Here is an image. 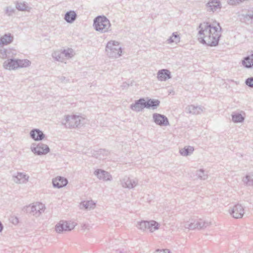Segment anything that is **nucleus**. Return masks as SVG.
Listing matches in <instances>:
<instances>
[{
    "label": "nucleus",
    "instance_id": "9b49d317",
    "mask_svg": "<svg viewBox=\"0 0 253 253\" xmlns=\"http://www.w3.org/2000/svg\"><path fill=\"white\" fill-rule=\"evenodd\" d=\"M229 213L234 218H241L244 214V210L240 204H236L229 210Z\"/></svg>",
    "mask_w": 253,
    "mask_h": 253
},
{
    "label": "nucleus",
    "instance_id": "473e14b6",
    "mask_svg": "<svg viewBox=\"0 0 253 253\" xmlns=\"http://www.w3.org/2000/svg\"><path fill=\"white\" fill-rule=\"evenodd\" d=\"M17 68L27 67L31 64V62L28 59H17Z\"/></svg>",
    "mask_w": 253,
    "mask_h": 253
},
{
    "label": "nucleus",
    "instance_id": "dca6fc26",
    "mask_svg": "<svg viewBox=\"0 0 253 253\" xmlns=\"http://www.w3.org/2000/svg\"><path fill=\"white\" fill-rule=\"evenodd\" d=\"M187 113L192 115H199L205 111V108L201 106H195L194 105H188L185 109Z\"/></svg>",
    "mask_w": 253,
    "mask_h": 253
},
{
    "label": "nucleus",
    "instance_id": "6ab92c4d",
    "mask_svg": "<svg viewBox=\"0 0 253 253\" xmlns=\"http://www.w3.org/2000/svg\"><path fill=\"white\" fill-rule=\"evenodd\" d=\"M68 184V180L63 177L58 176L52 180L54 187L60 188L65 186Z\"/></svg>",
    "mask_w": 253,
    "mask_h": 253
},
{
    "label": "nucleus",
    "instance_id": "a878e982",
    "mask_svg": "<svg viewBox=\"0 0 253 253\" xmlns=\"http://www.w3.org/2000/svg\"><path fill=\"white\" fill-rule=\"evenodd\" d=\"M0 54L2 58H9L16 54V51L11 49H0Z\"/></svg>",
    "mask_w": 253,
    "mask_h": 253
},
{
    "label": "nucleus",
    "instance_id": "4c0bfd02",
    "mask_svg": "<svg viewBox=\"0 0 253 253\" xmlns=\"http://www.w3.org/2000/svg\"><path fill=\"white\" fill-rule=\"evenodd\" d=\"M15 12V9L12 6H7L5 9V14L8 16L12 15Z\"/></svg>",
    "mask_w": 253,
    "mask_h": 253
},
{
    "label": "nucleus",
    "instance_id": "de8ad7c7",
    "mask_svg": "<svg viewBox=\"0 0 253 253\" xmlns=\"http://www.w3.org/2000/svg\"><path fill=\"white\" fill-rule=\"evenodd\" d=\"M102 151H104V152H105V150H100V152H102Z\"/></svg>",
    "mask_w": 253,
    "mask_h": 253
},
{
    "label": "nucleus",
    "instance_id": "c756f323",
    "mask_svg": "<svg viewBox=\"0 0 253 253\" xmlns=\"http://www.w3.org/2000/svg\"><path fill=\"white\" fill-rule=\"evenodd\" d=\"M16 8L19 11H30L32 8L28 6L26 2H17Z\"/></svg>",
    "mask_w": 253,
    "mask_h": 253
},
{
    "label": "nucleus",
    "instance_id": "2f4dec72",
    "mask_svg": "<svg viewBox=\"0 0 253 253\" xmlns=\"http://www.w3.org/2000/svg\"><path fill=\"white\" fill-rule=\"evenodd\" d=\"M180 38L179 35L177 32H174L172 33V36L168 39L167 42L168 43H171L172 42H175L177 43L180 42Z\"/></svg>",
    "mask_w": 253,
    "mask_h": 253
},
{
    "label": "nucleus",
    "instance_id": "2eb2a0df",
    "mask_svg": "<svg viewBox=\"0 0 253 253\" xmlns=\"http://www.w3.org/2000/svg\"><path fill=\"white\" fill-rule=\"evenodd\" d=\"M94 174L97 177L103 181H111L112 179L111 175L108 172L102 169H97L94 172Z\"/></svg>",
    "mask_w": 253,
    "mask_h": 253
},
{
    "label": "nucleus",
    "instance_id": "72a5a7b5",
    "mask_svg": "<svg viewBox=\"0 0 253 253\" xmlns=\"http://www.w3.org/2000/svg\"><path fill=\"white\" fill-rule=\"evenodd\" d=\"M52 56L55 60L63 62V57L62 52L55 51L52 54Z\"/></svg>",
    "mask_w": 253,
    "mask_h": 253
},
{
    "label": "nucleus",
    "instance_id": "ddd939ff",
    "mask_svg": "<svg viewBox=\"0 0 253 253\" xmlns=\"http://www.w3.org/2000/svg\"><path fill=\"white\" fill-rule=\"evenodd\" d=\"M145 106V99L144 98H140L138 100H135L134 103L130 105V109L133 111L139 112L142 111L144 108H146Z\"/></svg>",
    "mask_w": 253,
    "mask_h": 253
},
{
    "label": "nucleus",
    "instance_id": "20e7f679",
    "mask_svg": "<svg viewBox=\"0 0 253 253\" xmlns=\"http://www.w3.org/2000/svg\"><path fill=\"white\" fill-rule=\"evenodd\" d=\"M75 226L76 224L74 222L62 220L55 226V231L58 234H63L72 231Z\"/></svg>",
    "mask_w": 253,
    "mask_h": 253
},
{
    "label": "nucleus",
    "instance_id": "37998d69",
    "mask_svg": "<svg viewBox=\"0 0 253 253\" xmlns=\"http://www.w3.org/2000/svg\"><path fill=\"white\" fill-rule=\"evenodd\" d=\"M58 78L62 83H66L69 81V80L66 79V78L64 76H60L58 77Z\"/></svg>",
    "mask_w": 253,
    "mask_h": 253
},
{
    "label": "nucleus",
    "instance_id": "1a4fd4ad",
    "mask_svg": "<svg viewBox=\"0 0 253 253\" xmlns=\"http://www.w3.org/2000/svg\"><path fill=\"white\" fill-rule=\"evenodd\" d=\"M239 17L242 23L253 26V8L243 11Z\"/></svg>",
    "mask_w": 253,
    "mask_h": 253
},
{
    "label": "nucleus",
    "instance_id": "6e6552de",
    "mask_svg": "<svg viewBox=\"0 0 253 253\" xmlns=\"http://www.w3.org/2000/svg\"><path fill=\"white\" fill-rule=\"evenodd\" d=\"M31 151L36 155H43L50 151L49 147L43 143H39L38 144L33 143L31 147Z\"/></svg>",
    "mask_w": 253,
    "mask_h": 253
},
{
    "label": "nucleus",
    "instance_id": "58836bf2",
    "mask_svg": "<svg viewBox=\"0 0 253 253\" xmlns=\"http://www.w3.org/2000/svg\"><path fill=\"white\" fill-rule=\"evenodd\" d=\"M9 220L11 223L15 225H17L19 222V218L15 215L10 216Z\"/></svg>",
    "mask_w": 253,
    "mask_h": 253
},
{
    "label": "nucleus",
    "instance_id": "5701e85b",
    "mask_svg": "<svg viewBox=\"0 0 253 253\" xmlns=\"http://www.w3.org/2000/svg\"><path fill=\"white\" fill-rule=\"evenodd\" d=\"M29 176L21 172H17L16 175H13L12 179L16 183H25L28 181Z\"/></svg>",
    "mask_w": 253,
    "mask_h": 253
},
{
    "label": "nucleus",
    "instance_id": "aec40b11",
    "mask_svg": "<svg viewBox=\"0 0 253 253\" xmlns=\"http://www.w3.org/2000/svg\"><path fill=\"white\" fill-rule=\"evenodd\" d=\"M207 7L209 8L208 11H216L217 10H220L221 6V3L219 0H210L206 4Z\"/></svg>",
    "mask_w": 253,
    "mask_h": 253
},
{
    "label": "nucleus",
    "instance_id": "b1692460",
    "mask_svg": "<svg viewBox=\"0 0 253 253\" xmlns=\"http://www.w3.org/2000/svg\"><path fill=\"white\" fill-rule=\"evenodd\" d=\"M77 15L74 10L67 11L64 16L65 20L68 23H73L77 19Z\"/></svg>",
    "mask_w": 253,
    "mask_h": 253
},
{
    "label": "nucleus",
    "instance_id": "0eeeda50",
    "mask_svg": "<svg viewBox=\"0 0 253 253\" xmlns=\"http://www.w3.org/2000/svg\"><path fill=\"white\" fill-rule=\"evenodd\" d=\"M84 119L80 116H67L65 119V122L63 123L67 128H75L80 126L81 121Z\"/></svg>",
    "mask_w": 253,
    "mask_h": 253
},
{
    "label": "nucleus",
    "instance_id": "ea45409f",
    "mask_svg": "<svg viewBox=\"0 0 253 253\" xmlns=\"http://www.w3.org/2000/svg\"><path fill=\"white\" fill-rule=\"evenodd\" d=\"M245 84L249 87L253 88V77L247 78L245 81Z\"/></svg>",
    "mask_w": 253,
    "mask_h": 253
},
{
    "label": "nucleus",
    "instance_id": "c9c22d12",
    "mask_svg": "<svg viewBox=\"0 0 253 253\" xmlns=\"http://www.w3.org/2000/svg\"><path fill=\"white\" fill-rule=\"evenodd\" d=\"M243 181L248 185H253V174L247 175L246 177L243 179Z\"/></svg>",
    "mask_w": 253,
    "mask_h": 253
},
{
    "label": "nucleus",
    "instance_id": "423d86ee",
    "mask_svg": "<svg viewBox=\"0 0 253 253\" xmlns=\"http://www.w3.org/2000/svg\"><path fill=\"white\" fill-rule=\"evenodd\" d=\"M136 226L139 229L143 231L148 229L150 232H153L159 229V224L154 220L149 221L141 220L137 222Z\"/></svg>",
    "mask_w": 253,
    "mask_h": 253
},
{
    "label": "nucleus",
    "instance_id": "cd10ccee",
    "mask_svg": "<svg viewBox=\"0 0 253 253\" xmlns=\"http://www.w3.org/2000/svg\"><path fill=\"white\" fill-rule=\"evenodd\" d=\"M194 150V147L190 146H185L180 149L179 153L183 156H187L192 154Z\"/></svg>",
    "mask_w": 253,
    "mask_h": 253
},
{
    "label": "nucleus",
    "instance_id": "f704fd0d",
    "mask_svg": "<svg viewBox=\"0 0 253 253\" xmlns=\"http://www.w3.org/2000/svg\"><path fill=\"white\" fill-rule=\"evenodd\" d=\"M196 175L199 178L202 180H205L208 178V174L205 173V170L203 169H200L197 171Z\"/></svg>",
    "mask_w": 253,
    "mask_h": 253
},
{
    "label": "nucleus",
    "instance_id": "79ce46f5",
    "mask_svg": "<svg viewBox=\"0 0 253 253\" xmlns=\"http://www.w3.org/2000/svg\"><path fill=\"white\" fill-rule=\"evenodd\" d=\"M154 253H171L169 249L157 250Z\"/></svg>",
    "mask_w": 253,
    "mask_h": 253
},
{
    "label": "nucleus",
    "instance_id": "f8f14e48",
    "mask_svg": "<svg viewBox=\"0 0 253 253\" xmlns=\"http://www.w3.org/2000/svg\"><path fill=\"white\" fill-rule=\"evenodd\" d=\"M120 182L123 187L128 189H132L138 184V180L136 179H130L127 176L121 179Z\"/></svg>",
    "mask_w": 253,
    "mask_h": 253
},
{
    "label": "nucleus",
    "instance_id": "f03ea898",
    "mask_svg": "<svg viewBox=\"0 0 253 253\" xmlns=\"http://www.w3.org/2000/svg\"><path fill=\"white\" fill-rule=\"evenodd\" d=\"M94 29L101 33L108 32L111 31V23L109 20L105 16H98L93 20Z\"/></svg>",
    "mask_w": 253,
    "mask_h": 253
},
{
    "label": "nucleus",
    "instance_id": "e433bc0d",
    "mask_svg": "<svg viewBox=\"0 0 253 253\" xmlns=\"http://www.w3.org/2000/svg\"><path fill=\"white\" fill-rule=\"evenodd\" d=\"M61 52L62 55H64L66 57L71 58L73 56V50L72 49H64Z\"/></svg>",
    "mask_w": 253,
    "mask_h": 253
},
{
    "label": "nucleus",
    "instance_id": "09e8293b",
    "mask_svg": "<svg viewBox=\"0 0 253 253\" xmlns=\"http://www.w3.org/2000/svg\"><path fill=\"white\" fill-rule=\"evenodd\" d=\"M85 226V224H84V226L83 227H84Z\"/></svg>",
    "mask_w": 253,
    "mask_h": 253
},
{
    "label": "nucleus",
    "instance_id": "7c9ffc66",
    "mask_svg": "<svg viewBox=\"0 0 253 253\" xmlns=\"http://www.w3.org/2000/svg\"><path fill=\"white\" fill-rule=\"evenodd\" d=\"M81 208H84L85 209H91L94 208L95 203L91 201H84L80 204Z\"/></svg>",
    "mask_w": 253,
    "mask_h": 253
},
{
    "label": "nucleus",
    "instance_id": "f3484780",
    "mask_svg": "<svg viewBox=\"0 0 253 253\" xmlns=\"http://www.w3.org/2000/svg\"><path fill=\"white\" fill-rule=\"evenodd\" d=\"M30 135L31 138L35 141L42 140L45 136L43 132L38 128H34L31 130Z\"/></svg>",
    "mask_w": 253,
    "mask_h": 253
},
{
    "label": "nucleus",
    "instance_id": "7ed1b4c3",
    "mask_svg": "<svg viewBox=\"0 0 253 253\" xmlns=\"http://www.w3.org/2000/svg\"><path fill=\"white\" fill-rule=\"evenodd\" d=\"M105 50L109 58H118L121 56L122 53L119 42L115 41H110L107 42Z\"/></svg>",
    "mask_w": 253,
    "mask_h": 253
},
{
    "label": "nucleus",
    "instance_id": "49530a36",
    "mask_svg": "<svg viewBox=\"0 0 253 253\" xmlns=\"http://www.w3.org/2000/svg\"><path fill=\"white\" fill-rule=\"evenodd\" d=\"M128 86V84L125 83H123V85H122V86H123V87H126V86Z\"/></svg>",
    "mask_w": 253,
    "mask_h": 253
},
{
    "label": "nucleus",
    "instance_id": "4be33fe9",
    "mask_svg": "<svg viewBox=\"0 0 253 253\" xmlns=\"http://www.w3.org/2000/svg\"><path fill=\"white\" fill-rule=\"evenodd\" d=\"M14 40L13 36L10 33L5 34L0 38V47L11 43Z\"/></svg>",
    "mask_w": 253,
    "mask_h": 253
},
{
    "label": "nucleus",
    "instance_id": "39448f33",
    "mask_svg": "<svg viewBox=\"0 0 253 253\" xmlns=\"http://www.w3.org/2000/svg\"><path fill=\"white\" fill-rule=\"evenodd\" d=\"M211 222L204 221L202 219L188 221L184 223V227L190 230L202 229L209 226Z\"/></svg>",
    "mask_w": 253,
    "mask_h": 253
},
{
    "label": "nucleus",
    "instance_id": "a19ab883",
    "mask_svg": "<svg viewBox=\"0 0 253 253\" xmlns=\"http://www.w3.org/2000/svg\"><path fill=\"white\" fill-rule=\"evenodd\" d=\"M244 0H228V3L230 5H236L239 4Z\"/></svg>",
    "mask_w": 253,
    "mask_h": 253
},
{
    "label": "nucleus",
    "instance_id": "4468645a",
    "mask_svg": "<svg viewBox=\"0 0 253 253\" xmlns=\"http://www.w3.org/2000/svg\"><path fill=\"white\" fill-rule=\"evenodd\" d=\"M45 210L44 205L41 203H37L31 207L30 213L36 217H39Z\"/></svg>",
    "mask_w": 253,
    "mask_h": 253
},
{
    "label": "nucleus",
    "instance_id": "c85d7f7f",
    "mask_svg": "<svg viewBox=\"0 0 253 253\" xmlns=\"http://www.w3.org/2000/svg\"><path fill=\"white\" fill-rule=\"evenodd\" d=\"M231 116L232 121L235 123H242L245 120V117L239 113L233 112Z\"/></svg>",
    "mask_w": 253,
    "mask_h": 253
},
{
    "label": "nucleus",
    "instance_id": "393cba45",
    "mask_svg": "<svg viewBox=\"0 0 253 253\" xmlns=\"http://www.w3.org/2000/svg\"><path fill=\"white\" fill-rule=\"evenodd\" d=\"M242 63L243 66L246 68L253 67V53L244 57Z\"/></svg>",
    "mask_w": 253,
    "mask_h": 253
},
{
    "label": "nucleus",
    "instance_id": "f257e3e1",
    "mask_svg": "<svg viewBox=\"0 0 253 253\" xmlns=\"http://www.w3.org/2000/svg\"><path fill=\"white\" fill-rule=\"evenodd\" d=\"M219 29L208 22L201 23L199 27V42L210 46H215L218 45L219 39L221 36V27L217 23Z\"/></svg>",
    "mask_w": 253,
    "mask_h": 253
},
{
    "label": "nucleus",
    "instance_id": "a211bd4d",
    "mask_svg": "<svg viewBox=\"0 0 253 253\" xmlns=\"http://www.w3.org/2000/svg\"><path fill=\"white\" fill-rule=\"evenodd\" d=\"M157 79L160 81H166L168 79L171 78L170 72L168 69H161L158 71L157 73Z\"/></svg>",
    "mask_w": 253,
    "mask_h": 253
},
{
    "label": "nucleus",
    "instance_id": "bb28decb",
    "mask_svg": "<svg viewBox=\"0 0 253 253\" xmlns=\"http://www.w3.org/2000/svg\"><path fill=\"white\" fill-rule=\"evenodd\" d=\"M160 101L158 99H148L146 101V108L153 109L157 108L160 105Z\"/></svg>",
    "mask_w": 253,
    "mask_h": 253
},
{
    "label": "nucleus",
    "instance_id": "a18cd8bd",
    "mask_svg": "<svg viewBox=\"0 0 253 253\" xmlns=\"http://www.w3.org/2000/svg\"><path fill=\"white\" fill-rule=\"evenodd\" d=\"M3 228V226L1 222L0 221V232H1Z\"/></svg>",
    "mask_w": 253,
    "mask_h": 253
},
{
    "label": "nucleus",
    "instance_id": "c03bdc74",
    "mask_svg": "<svg viewBox=\"0 0 253 253\" xmlns=\"http://www.w3.org/2000/svg\"><path fill=\"white\" fill-rule=\"evenodd\" d=\"M116 253H129V252L125 251L124 249H118L116 250Z\"/></svg>",
    "mask_w": 253,
    "mask_h": 253
},
{
    "label": "nucleus",
    "instance_id": "412c9836",
    "mask_svg": "<svg viewBox=\"0 0 253 253\" xmlns=\"http://www.w3.org/2000/svg\"><path fill=\"white\" fill-rule=\"evenodd\" d=\"M3 66L4 69L9 70L18 69L17 59L13 58L8 59L3 62Z\"/></svg>",
    "mask_w": 253,
    "mask_h": 253
},
{
    "label": "nucleus",
    "instance_id": "9d476101",
    "mask_svg": "<svg viewBox=\"0 0 253 253\" xmlns=\"http://www.w3.org/2000/svg\"><path fill=\"white\" fill-rule=\"evenodd\" d=\"M153 119L154 122L160 126H167L169 125L168 119L164 115L154 113L153 114Z\"/></svg>",
    "mask_w": 253,
    "mask_h": 253
}]
</instances>
